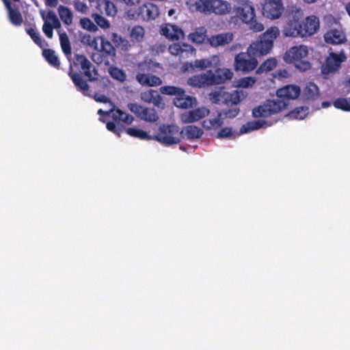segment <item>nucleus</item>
<instances>
[{
  "label": "nucleus",
  "instance_id": "1",
  "mask_svg": "<svg viewBox=\"0 0 350 350\" xmlns=\"http://www.w3.org/2000/svg\"><path fill=\"white\" fill-rule=\"evenodd\" d=\"M303 16V11L297 7L288 10L282 30L285 36L308 38L317 33L320 29L319 18L315 15H310L301 22Z\"/></svg>",
  "mask_w": 350,
  "mask_h": 350
},
{
  "label": "nucleus",
  "instance_id": "2",
  "mask_svg": "<svg viewBox=\"0 0 350 350\" xmlns=\"http://www.w3.org/2000/svg\"><path fill=\"white\" fill-rule=\"evenodd\" d=\"M73 84L77 91L84 96H90L88 81H95L98 79V72L92 62L83 54H75L72 62H70L68 72Z\"/></svg>",
  "mask_w": 350,
  "mask_h": 350
},
{
  "label": "nucleus",
  "instance_id": "3",
  "mask_svg": "<svg viewBox=\"0 0 350 350\" xmlns=\"http://www.w3.org/2000/svg\"><path fill=\"white\" fill-rule=\"evenodd\" d=\"M232 16L230 21L234 25L245 24L253 32H260L265 29L264 25L257 20L256 11L250 3L232 8Z\"/></svg>",
  "mask_w": 350,
  "mask_h": 350
},
{
  "label": "nucleus",
  "instance_id": "4",
  "mask_svg": "<svg viewBox=\"0 0 350 350\" xmlns=\"http://www.w3.org/2000/svg\"><path fill=\"white\" fill-rule=\"evenodd\" d=\"M189 8L192 12L204 14L225 15L232 11L231 4L225 0H196Z\"/></svg>",
  "mask_w": 350,
  "mask_h": 350
},
{
  "label": "nucleus",
  "instance_id": "5",
  "mask_svg": "<svg viewBox=\"0 0 350 350\" xmlns=\"http://www.w3.org/2000/svg\"><path fill=\"white\" fill-rule=\"evenodd\" d=\"M280 36L278 27L268 28L260 37L259 40L250 44V51L254 54L265 55L273 46L274 40Z\"/></svg>",
  "mask_w": 350,
  "mask_h": 350
},
{
  "label": "nucleus",
  "instance_id": "6",
  "mask_svg": "<svg viewBox=\"0 0 350 350\" xmlns=\"http://www.w3.org/2000/svg\"><path fill=\"white\" fill-rule=\"evenodd\" d=\"M182 131L178 126L163 124L159 126L156 135H153L154 140L165 146L178 144L180 142Z\"/></svg>",
  "mask_w": 350,
  "mask_h": 350
},
{
  "label": "nucleus",
  "instance_id": "7",
  "mask_svg": "<svg viewBox=\"0 0 350 350\" xmlns=\"http://www.w3.org/2000/svg\"><path fill=\"white\" fill-rule=\"evenodd\" d=\"M262 55L254 54L250 51V46L247 52H241L234 57V68L236 71L248 73L253 71L258 66L257 57Z\"/></svg>",
  "mask_w": 350,
  "mask_h": 350
},
{
  "label": "nucleus",
  "instance_id": "8",
  "mask_svg": "<svg viewBox=\"0 0 350 350\" xmlns=\"http://www.w3.org/2000/svg\"><path fill=\"white\" fill-rule=\"evenodd\" d=\"M127 14L131 18L149 21L154 20L159 16V10L154 4L146 3L139 5L137 8L130 9Z\"/></svg>",
  "mask_w": 350,
  "mask_h": 350
},
{
  "label": "nucleus",
  "instance_id": "9",
  "mask_svg": "<svg viewBox=\"0 0 350 350\" xmlns=\"http://www.w3.org/2000/svg\"><path fill=\"white\" fill-rule=\"evenodd\" d=\"M287 107L284 100H267L264 104L252 110L254 118H268L280 112Z\"/></svg>",
  "mask_w": 350,
  "mask_h": 350
},
{
  "label": "nucleus",
  "instance_id": "10",
  "mask_svg": "<svg viewBox=\"0 0 350 350\" xmlns=\"http://www.w3.org/2000/svg\"><path fill=\"white\" fill-rule=\"evenodd\" d=\"M100 49L98 53L93 56L94 61L97 64H109V61L116 57V51L113 44L106 38L100 37Z\"/></svg>",
  "mask_w": 350,
  "mask_h": 350
},
{
  "label": "nucleus",
  "instance_id": "11",
  "mask_svg": "<svg viewBox=\"0 0 350 350\" xmlns=\"http://www.w3.org/2000/svg\"><path fill=\"white\" fill-rule=\"evenodd\" d=\"M284 12L282 0H265L262 5V16L269 20L279 19Z\"/></svg>",
  "mask_w": 350,
  "mask_h": 350
},
{
  "label": "nucleus",
  "instance_id": "12",
  "mask_svg": "<svg viewBox=\"0 0 350 350\" xmlns=\"http://www.w3.org/2000/svg\"><path fill=\"white\" fill-rule=\"evenodd\" d=\"M129 109L139 119L148 122H156L159 117L153 108L144 107L137 103H129Z\"/></svg>",
  "mask_w": 350,
  "mask_h": 350
},
{
  "label": "nucleus",
  "instance_id": "13",
  "mask_svg": "<svg viewBox=\"0 0 350 350\" xmlns=\"http://www.w3.org/2000/svg\"><path fill=\"white\" fill-rule=\"evenodd\" d=\"M347 56L344 51H341L339 54L334 52L330 53L322 66L323 73L329 74L338 70L341 64L345 62Z\"/></svg>",
  "mask_w": 350,
  "mask_h": 350
},
{
  "label": "nucleus",
  "instance_id": "14",
  "mask_svg": "<svg viewBox=\"0 0 350 350\" xmlns=\"http://www.w3.org/2000/svg\"><path fill=\"white\" fill-rule=\"evenodd\" d=\"M146 67H147L146 64L139 65L140 71L135 76L136 81L142 86L157 87L161 85L162 84L161 78L156 75L146 73Z\"/></svg>",
  "mask_w": 350,
  "mask_h": 350
},
{
  "label": "nucleus",
  "instance_id": "15",
  "mask_svg": "<svg viewBox=\"0 0 350 350\" xmlns=\"http://www.w3.org/2000/svg\"><path fill=\"white\" fill-rule=\"evenodd\" d=\"M213 69L214 72L211 70L207 71L210 85L224 83L233 77V72L228 68H219L218 66Z\"/></svg>",
  "mask_w": 350,
  "mask_h": 350
},
{
  "label": "nucleus",
  "instance_id": "16",
  "mask_svg": "<svg viewBox=\"0 0 350 350\" xmlns=\"http://www.w3.org/2000/svg\"><path fill=\"white\" fill-rule=\"evenodd\" d=\"M170 53L174 56H178L180 59H187L196 53L194 47L187 43H174L168 48Z\"/></svg>",
  "mask_w": 350,
  "mask_h": 350
},
{
  "label": "nucleus",
  "instance_id": "17",
  "mask_svg": "<svg viewBox=\"0 0 350 350\" xmlns=\"http://www.w3.org/2000/svg\"><path fill=\"white\" fill-rule=\"evenodd\" d=\"M301 94V89L296 85H287L277 90L276 94L278 98L276 100H284L287 102L299 97Z\"/></svg>",
  "mask_w": 350,
  "mask_h": 350
},
{
  "label": "nucleus",
  "instance_id": "18",
  "mask_svg": "<svg viewBox=\"0 0 350 350\" xmlns=\"http://www.w3.org/2000/svg\"><path fill=\"white\" fill-rule=\"evenodd\" d=\"M308 54V50L306 46H295L285 53L284 59L288 63H295L307 57Z\"/></svg>",
  "mask_w": 350,
  "mask_h": 350
},
{
  "label": "nucleus",
  "instance_id": "19",
  "mask_svg": "<svg viewBox=\"0 0 350 350\" xmlns=\"http://www.w3.org/2000/svg\"><path fill=\"white\" fill-rule=\"evenodd\" d=\"M210 110L205 107H198L193 110L185 111L181 115V120L184 123H192L202 120L207 116Z\"/></svg>",
  "mask_w": 350,
  "mask_h": 350
},
{
  "label": "nucleus",
  "instance_id": "20",
  "mask_svg": "<svg viewBox=\"0 0 350 350\" xmlns=\"http://www.w3.org/2000/svg\"><path fill=\"white\" fill-rule=\"evenodd\" d=\"M323 38L326 43L333 45L344 44L347 41L345 32L341 29L337 28L327 30Z\"/></svg>",
  "mask_w": 350,
  "mask_h": 350
},
{
  "label": "nucleus",
  "instance_id": "21",
  "mask_svg": "<svg viewBox=\"0 0 350 350\" xmlns=\"http://www.w3.org/2000/svg\"><path fill=\"white\" fill-rule=\"evenodd\" d=\"M161 33L165 38L172 41L183 39L185 37L184 31L181 28L170 23L161 27Z\"/></svg>",
  "mask_w": 350,
  "mask_h": 350
},
{
  "label": "nucleus",
  "instance_id": "22",
  "mask_svg": "<svg viewBox=\"0 0 350 350\" xmlns=\"http://www.w3.org/2000/svg\"><path fill=\"white\" fill-rule=\"evenodd\" d=\"M220 66V59L217 55H212L208 58L196 59L190 64L191 68H198L204 70L206 68H216Z\"/></svg>",
  "mask_w": 350,
  "mask_h": 350
},
{
  "label": "nucleus",
  "instance_id": "23",
  "mask_svg": "<svg viewBox=\"0 0 350 350\" xmlns=\"http://www.w3.org/2000/svg\"><path fill=\"white\" fill-rule=\"evenodd\" d=\"M232 40L233 34L232 33H222L210 37L208 39V44L213 47L223 46L230 43Z\"/></svg>",
  "mask_w": 350,
  "mask_h": 350
},
{
  "label": "nucleus",
  "instance_id": "24",
  "mask_svg": "<svg viewBox=\"0 0 350 350\" xmlns=\"http://www.w3.org/2000/svg\"><path fill=\"white\" fill-rule=\"evenodd\" d=\"M141 99L146 103L152 104L160 107L162 103V97L158 91L152 89L146 90L141 93Z\"/></svg>",
  "mask_w": 350,
  "mask_h": 350
},
{
  "label": "nucleus",
  "instance_id": "25",
  "mask_svg": "<svg viewBox=\"0 0 350 350\" xmlns=\"http://www.w3.org/2000/svg\"><path fill=\"white\" fill-rule=\"evenodd\" d=\"M206 33L207 30L205 27H198L188 35V39L196 44H208V39L209 38L207 37Z\"/></svg>",
  "mask_w": 350,
  "mask_h": 350
},
{
  "label": "nucleus",
  "instance_id": "26",
  "mask_svg": "<svg viewBox=\"0 0 350 350\" xmlns=\"http://www.w3.org/2000/svg\"><path fill=\"white\" fill-rule=\"evenodd\" d=\"M187 84L193 88H201L209 86L208 74L206 73L191 76L187 79Z\"/></svg>",
  "mask_w": 350,
  "mask_h": 350
},
{
  "label": "nucleus",
  "instance_id": "27",
  "mask_svg": "<svg viewBox=\"0 0 350 350\" xmlns=\"http://www.w3.org/2000/svg\"><path fill=\"white\" fill-rule=\"evenodd\" d=\"M174 105L179 108L187 109L196 105V98L191 96H178L174 100Z\"/></svg>",
  "mask_w": 350,
  "mask_h": 350
},
{
  "label": "nucleus",
  "instance_id": "28",
  "mask_svg": "<svg viewBox=\"0 0 350 350\" xmlns=\"http://www.w3.org/2000/svg\"><path fill=\"white\" fill-rule=\"evenodd\" d=\"M111 117L115 122H122L126 124H132L134 120V118L131 115L122 111L120 109L111 110Z\"/></svg>",
  "mask_w": 350,
  "mask_h": 350
},
{
  "label": "nucleus",
  "instance_id": "29",
  "mask_svg": "<svg viewBox=\"0 0 350 350\" xmlns=\"http://www.w3.org/2000/svg\"><path fill=\"white\" fill-rule=\"evenodd\" d=\"M5 6L8 10V16L10 22L14 25H21L23 23V16L21 12L18 10L12 8L9 1H5Z\"/></svg>",
  "mask_w": 350,
  "mask_h": 350
},
{
  "label": "nucleus",
  "instance_id": "30",
  "mask_svg": "<svg viewBox=\"0 0 350 350\" xmlns=\"http://www.w3.org/2000/svg\"><path fill=\"white\" fill-rule=\"evenodd\" d=\"M182 134L184 133L187 138L189 140H193L201 137L203 131L197 126L188 125L185 126L181 131Z\"/></svg>",
  "mask_w": 350,
  "mask_h": 350
},
{
  "label": "nucleus",
  "instance_id": "31",
  "mask_svg": "<svg viewBox=\"0 0 350 350\" xmlns=\"http://www.w3.org/2000/svg\"><path fill=\"white\" fill-rule=\"evenodd\" d=\"M145 36V29L141 25L133 27L130 31V39L133 43H139L143 41Z\"/></svg>",
  "mask_w": 350,
  "mask_h": 350
},
{
  "label": "nucleus",
  "instance_id": "32",
  "mask_svg": "<svg viewBox=\"0 0 350 350\" xmlns=\"http://www.w3.org/2000/svg\"><path fill=\"white\" fill-rule=\"evenodd\" d=\"M42 55L46 62L54 68L59 69L60 67V62L55 51L51 49H44Z\"/></svg>",
  "mask_w": 350,
  "mask_h": 350
},
{
  "label": "nucleus",
  "instance_id": "33",
  "mask_svg": "<svg viewBox=\"0 0 350 350\" xmlns=\"http://www.w3.org/2000/svg\"><path fill=\"white\" fill-rule=\"evenodd\" d=\"M245 97L244 92L241 90H234L226 98L225 102L228 105L237 106Z\"/></svg>",
  "mask_w": 350,
  "mask_h": 350
},
{
  "label": "nucleus",
  "instance_id": "34",
  "mask_svg": "<svg viewBox=\"0 0 350 350\" xmlns=\"http://www.w3.org/2000/svg\"><path fill=\"white\" fill-rule=\"evenodd\" d=\"M319 94V88L312 82H310L304 90L303 96L306 100H315Z\"/></svg>",
  "mask_w": 350,
  "mask_h": 350
},
{
  "label": "nucleus",
  "instance_id": "35",
  "mask_svg": "<svg viewBox=\"0 0 350 350\" xmlns=\"http://www.w3.org/2000/svg\"><path fill=\"white\" fill-rule=\"evenodd\" d=\"M57 11L61 20L65 25H70L72 24L73 14L68 7L61 5L58 7Z\"/></svg>",
  "mask_w": 350,
  "mask_h": 350
},
{
  "label": "nucleus",
  "instance_id": "36",
  "mask_svg": "<svg viewBox=\"0 0 350 350\" xmlns=\"http://www.w3.org/2000/svg\"><path fill=\"white\" fill-rule=\"evenodd\" d=\"M267 122L265 120H254L252 122H248L245 124H243L240 130V133H246L251 132L252 131H255L263 127L266 124Z\"/></svg>",
  "mask_w": 350,
  "mask_h": 350
},
{
  "label": "nucleus",
  "instance_id": "37",
  "mask_svg": "<svg viewBox=\"0 0 350 350\" xmlns=\"http://www.w3.org/2000/svg\"><path fill=\"white\" fill-rule=\"evenodd\" d=\"M221 113L218 114V117L215 118L206 119L202 122V126L206 130L217 129L223 124V121L221 118Z\"/></svg>",
  "mask_w": 350,
  "mask_h": 350
},
{
  "label": "nucleus",
  "instance_id": "38",
  "mask_svg": "<svg viewBox=\"0 0 350 350\" xmlns=\"http://www.w3.org/2000/svg\"><path fill=\"white\" fill-rule=\"evenodd\" d=\"M128 135L140 139L154 140L153 135H150L147 132L134 127L128 128L126 130Z\"/></svg>",
  "mask_w": 350,
  "mask_h": 350
},
{
  "label": "nucleus",
  "instance_id": "39",
  "mask_svg": "<svg viewBox=\"0 0 350 350\" xmlns=\"http://www.w3.org/2000/svg\"><path fill=\"white\" fill-rule=\"evenodd\" d=\"M111 38L115 46L122 51H126L131 46L129 40L116 33H112Z\"/></svg>",
  "mask_w": 350,
  "mask_h": 350
},
{
  "label": "nucleus",
  "instance_id": "40",
  "mask_svg": "<svg viewBox=\"0 0 350 350\" xmlns=\"http://www.w3.org/2000/svg\"><path fill=\"white\" fill-rule=\"evenodd\" d=\"M160 92L161 94L169 96H184L185 91L184 89L173 86V85H165L160 88Z\"/></svg>",
  "mask_w": 350,
  "mask_h": 350
},
{
  "label": "nucleus",
  "instance_id": "41",
  "mask_svg": "<svg viewBox=\"0 0 350 350\" xmlns=\"http://www.w3.org/2000/svg\"><path fill=\"white\" fill-rule=\"evenodd\" d=\"M277 60L275 58H269L265 61L257 69V74L267 73L273 70L277 66Z\"/></svg>",
  "mask_w": 350,
  "mask_h": 350
},
{
  "label": "nucleus",
  "instance_id": "42",
  "mask_svg": "<svg viewBox=\"0 0 350 350\" xmlns=\"http://www.w3.org/2000/svg\"><path fill=\"white\" fill-rule=\"evenodd\" d=\"M59 42L64 53L68 57L71 55V45L68 35L66 32L59 33Z\"/></svg>",
  "mask_w": 350,
  "mask_h": 350
},
{
  "label": "nucleus",
  "instance_id": "43",
  "mask_svg": "<svg viewBox=\"0 0 350 350\" xmlns=\"http://www.w3.org/2000/svg\"><path fill=\"white\" fill-rule=\"evenodd\" d=\"M240 134L234 131L232 127H224L217 133V137L219 139H234Z\"/></svg>",
  "mask_w": 350,
  "mask_h": 350
},
{
  "label": "nucleus",
  "instance_id": "44",
  "mask_svg": "<svg viewBox=\"0 0 350 350\" xmlns=\"http://www.w3.org/2000/svg\"><path fill=\"white\" fill-rule=\"evenodd\" d=\"M109 72L113 79L120 82L124 81L126 79L125 72L117 67H110L109 69Z\"/></svg>",
  "mask_w": 350,
  "mask_h": 350
},
{
  "label": "nucleus",
  "instance_id": "45",
  "mask_svg": "<svg viewBox=\"0 0 350 350\" xmlns=\"http://www.w3.org/2000/svg\"><path fill=\"white\" fill-rule=\"evenodd\" d=\"M334 106L345 111H350V100L345 98H338L334 102Z\"/></svg>",
  "mask_w": 350,
  "mask_h": 350
},
{
  "label": "nucleus",
  "instance_id": "46",
  "mask_svg": "<svg viewBox=\"0 0 350 350\" xmlns=\"http://www.w3.org/2000/svg\"><path fill=\"white\" fill-rule=\"evenodd\" d=\"M105 14L109 16H114L117 14V8L115 4L109 0H103Z\"/></svg>",
  "mask_w": 350,
  "mask_h": 350
},
{
  "label": "nucleus",
  "instance_id": "47",
  "mask_svg": "<svg viewBox=\"0 0 350 350\" xmlns=\"http://www.w3.org/2000/svg\"><path fill=\"white\" fill-rule=\"evenodd\" d=\"M27 33L33 40V42L40 48L43 47V41L41 39L39 33L34 28H29L27 29Z\"/></svg>",
  "mask_w": 350,
  "mask_h": 350
},
{
  "label": "nucleus",
  "instance_id": "48",
  "mask_svg": "<svg viewBox=\"0 0 350 350\" xmlns=\"http://www.w3.org/2000/svg\"><path fill=\"white\" fill-rule=\"evenodd\" d=\"M80 25L83 29L90 31H96L98 29L96 25H95L90 18L86 17L81 18Z\"/></svg>",
  "mask_w": 350,
  "mask_h": 350
},
{
  "label": "nucleus",
  "instance_id": "49",
  "mask_svg": "<svg viewBox=\"0 0 350 350\" xmlns=\"http://www.w3.org/2000/svg\"><path fill=\"white\" fill-rule=\"evenodd\" d=\"M308 113V108L306 107H300L295 109L291 112V116H293L296 119L302 120L304 119Z\"/></svg>",
  "mask_w": 350,
  "mask_h": 350
},
{
  "label": "nucleus",
  "instance_id": "50",
  "mask_svg": "<svg viewBox=\"0 0 350 350\" xmlns=\"http://www.w3.org/2000/svg\"><path fill=\"white\" fill-rule=\"evenodd\" d=\"M92 18L97 25L100 26L101 28L107 29L109 27L110 23L104 16L96 13L92 14Z\"/></svg>",
  "mask_w": 350,
  "mask_h": 350
},
{
  "label": "nucleus",
  "instance_id": "51",
  "mask_svg": "<svg viewBox=\"0 0 350 350\" xmlns=\"http://www.w3.org/2000/svg\"><path fill=\"white\" fill-rule=\"evenodd\" d=\"M239 111L240 109L237 106H232L231 108L223 110L221 113L225 118H234L238 116Z\"/></svg>",
  "mask_w": 350,
  "mask_h": 350
},
{
  "label": "nucleus",
  "instance_id": "52",
  "mask_svg": "<svg viewBox=\"0 0 350 350\" xmlns=\"http://www.w3.org/2000/svg\"><path fill=\"white\" fill-rule=\"evenodd\" d=\"M294 64L297 69L301 71H306L311 68L310 63L308 61L303 60V59L296 62Z\"/></svg>",
  "mask_w": 350,
  "mask_h": 350
},
{
  "label": "nucleus",
  "instance_id": "53",
  "mask_svg": "<svg viewBox=\"0 0 350 350\" xmlns=\"http://www.w3.org/2000/svg\"><path fill=\"white\" fill-rule=\"evenodd\" d=\"M53 25L51 23L46 22V21H45L44 23L43 26H42V31L47 38H53Z\"/></svg>",
  "mask_w": 350,
  "mask_h": 350
},
{
  "label": "nucleus",
  "instance_id": "54",
  "mask_svg": "<svg viewBox=\"0 0 350 350\" xmlns=\"http://www.w3.org/2000/svg\"><path fill=\"white\" fill-rule=\"evenodd\" d=\"M74 5H75V9L79 12H81L82 13H85L87 11L88 7H87L86 4L84 3L83 2H81L80 1H75Z\"/></svg>",
  "mask_w": 350,
  "mask_h": 350
},
{
  "label": "nucleus",
  "instance_id": "55",
  "mask_svg": "<svg viewBox=\"0 0 350 350\" xmlns=\"http://www.w3.org/2000/svg\"><path fill=\"white\" fill-rule=\"evenodd\" d=\"M106 127L109 131L119 135L120 129L117 128L114 122H108L107 123Z\"/></svg>",
  "mask_w": 350,
  "mask_h": 350
},
{
  "label": "nucleus",
  "instance_id": "56",
  "mask_svg": "<svg viewBox=\"0 0 350 350\" xmlns=\"http://www.w3.org/2000/svg\"><path fill=\"white\" fill-rule=\"evenodd\" d=\"M94 98L98 103H107L109 102V98L103 94H96Z\"/></svg>",
  "mask_w": 350,
  "mask_h": 350
},
{
  "label": "nucleus",
  "instance_id": "57",
  "mask_svg": "<svg viewBox=\"0 0 350 350\" xmlns=\"http://www.w3.org/2000/svg\"><path fill=\"white\" fill-rule=\"evenodd\" d=\"M254 80L251 77H247L241 80V85L247 88L254 83Z\"/></svg>",
  "mask_w": 350,
  "mask_h": 350
},
{
  "label": "nucleus",
  "instance_id": "58",
  "mask_svg": "<svg viewBox=\"0 0 350 350\" xmlns=\"http://www.w3.org/2000/svg\"><path fill=\"white\" fill-rule=\"evenodd\" d=\"M83 42H87L89 45L93 46L95 44V46L96 47L97 43L95 38H92L90 36H84L83 39Z\"/></svg>",
  "mask_w": 350,
  "mask_h": 350
},
{
  "label": "nucleus",
  "instance_id": "59",
  "mask_svg": "<svg viewBox=\"0 0 350 350\" xmlns=\"http://www.w3.org/2000/svg\"><path fill=\"white\" fill-rule=\"evenodd\" d=\"M57 18V16H56L55 13L52 10L49 11L46 16V18L51 21V22L55 20Z\"/></svg>",
  "mask_w": 350,
  "mask_h": 350
},
{
  "label": "nucleus",
  "instance_id": "60",
  "mask_svg": "<svg viewBox=\"0 0 350 350\" xmlns=\"http://www.w3.org/2000/svg\"><path fill=\"white\" fill-rule=\"evenodd\" d=\"M45 4L51 8H55L58 3V0H44Z\"/></svg>",
  "mask_w": 350,
  "mask_h": 350
},
{
  "label": "nucleus",
  "instance_id": "61",
  "mask_svg": "<svg viewBox=\"0 0 350 350\" xmlns=\"http://www.w3.org/2000/svg\"><path fill=\"white\" fill-rule=\"evenodd\" d=\"M325 20L326 23H336V24L337 23L336 18L332 15L326 16L325 18Z\"/></svg>",
  "mask_w": 350,
  "mask_h": 350
},
{
  "label": "nucleus",
  "instance_id": "62",
  "mask_svg": "<svg viewBox=\"0 0 350 350\" xmlns=\"http://www.w3.org/2000/svg\"><path fill=\"white\" fill-rule=\"evenodd\" d=\"M51 24L53 25V28L58 29V28L61 27V23H60L58 18H57L55 20L52 21V23H51Z\"/></svg>",
  "mask_w": 350,
  "mask_h": 350
},
{
  "label": "nucleus",
  "instance_id": "63",
  "mask_svg": "<svg viewBox=\"0 0 350 350\" xmlns=\"http://www.w3.org/2000/svg\"><path fill=\"white\" fill-rule=\"evenodd\" d=\"M234 2L239 4V6L247 5L250 3L249 0H233Z\"/></svg>",
  "mask_w": 350,
  "mask_h": 350
},
{
  "label": "nucleus",
  "instance_id": "64",
  "mask_svg": "<svg viewBox=\"0 0 350 350\" xmlns=\"http://www.w3.org/2000/svg\"><path fill=\"white\" fill-rule=\"evenodd\" d=\"M124 1L130 5H135L139 2V0H124Z\"/></svg>",
  "mask_w": 350,
  "mask_h": 350
}]
</instances>
